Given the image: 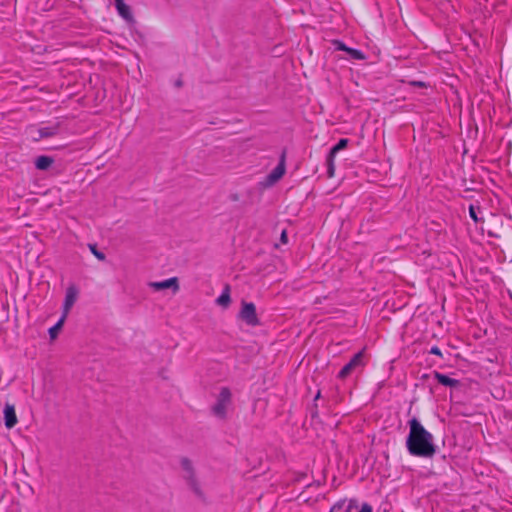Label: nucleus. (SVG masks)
Segmentation results:
<instances>
[{"instance_id": "b1692460", "label": "nucleus", "mask_w": 512, "mask_h": 512, "mask_svg": "<svg viewBox=\"0 0 512 512\" xmlns=\"http://www.w3.org/2000/svg\"><path fill=\"white\" fill-rule=\"evenodd\" d=\"M411 85L417 86V87H425V83L421 81H412L410 82Z\"/></svg>"}, {"instance_id": "5701e85b", "label": "nucleus", "mask_w": 512, "mask_h": 512, "mask_svg": "<svg viewBox=\"0 0 512 512\" xmlns=\"http://www.w3.org/2000/svg\"><path fill=\"white\" fill-rule=\"evenodd\" d=\"M280 240L283 244H286L288 242L287 232L286 230H283L281 233Z\"/></svg>"}, {"instance_id": "f257e3e1", "label": "nucleus", "mask_w": 512, "mask_h": 512, "mask_svg": "<svg viewBox=\"0 0 512 512\" xmlns=\"http://www.w3.org/2000/svg\"><path fill=\"white\" fill-rule=\"evenodd\" d=\"M408 424L406 446L409 453L416 457H432L436 452L433 435L416 418H412Z\"/></svg>"}, {"instance_id": "f3484780", "label": "nucleus", "mask_w": 512, "mask_h": 512, "mask_svg": "<svg viewBox=\"0 0 512 512\" xmlns=\"http://www.w3.org/2000/svg\"><path fill=\"white\" fill-rule=\"evenodd\" d=\"M347 145H348V139H346V138L340 139V140L338 141V143H337L336 145H334V146L330 149L329 154H330V155H332V157H335V155H336L339 151H341V150L345 149V148L347 147Z\"/></svg>"}, {"instance_id": "20e7f679", "label": "nucleus", "mask_w": 512, "mask_h": 512, "mask_svg": "<svg viewBox=\"0 0 512 512\" xmlns=\"http://www.w3.org/2000/svg\"><path fill=\"white\" fill-rule=\"evenodd\" d=\"M364 365L363 352L360 351L339 371L338 378L344 380L358 369L363 368Z\"/></svg>"}, {"instance_id": "4468645a", "label": "nucleus", "mask_w": 512, "mask_h": 512, "mask_svg": "<svg viewBox=\"0 0 512 512\" xmlns=\"http://www.w3.org/2000/svg\"><path fill=\"white\" fill-rule=\"evenodd\" d=\"M53 163V158L46 155L39 156L35 160V166L38 170H47Z\"/></svg>"}, {"instance_id": "9d476101", "label": "nucleus", "mask_w": 512, "mask_h": 512, "mask_svg": "<svg viewBox=\"0 0 512 512\" xmlns=\"http://www.w3.org/2000/svg\"><path fill=\"white\" fill-rule=\"evenodd\" d=\"M59 131V125L53 124L48 126H43L35 130L38 136H33L34 140L38 141L43 138H50L55 136Z\"/></svg>"}, {"instance_id": "9b49d317", "label": "nucleus", "mask_w": 512, "mask_h": 512, "mask_svg": "<svg viewBox=\"0 0 512 512\" xmlns=\"http://www.w3.org/2000/svg\"><path fill=\"white\" fill-rule=\"evenodd\" d=\"M334 46L337 50L346 51L350 55V57L355 60H364L365 59V55L363 54L362 51H360L358 49H354V48H349L341 41H335Z\"/></svg>"}, {"instance_id": "6e6552de", "label": "nucleus", "mask_w": 512, "mask_h": 512, "mask_svg": "<svg viewBox=\"0 0 512 512\" xmlns=\"http://www.w3.org/2000/svg\"><path fill=\"white\" fill-rule=\"evenodd\" d=\"M4 421L7 429H12L18 423L14 404L6 403L4 407Z\"/></svg>"}, {"instance_id": "39448f33", "label": "nucleus", "mask_w": 512, "mask_h": 512, "mask_svg": "<svg viewBox=\"0 0 512 512\" xmlns=\"http://www.w3.org/2000/svg\"><path fill=\"white\" fill-rule=\"evenodd\" d=\"M78 296L79 289L77 288L76 285L70 284L66 289L65 299L62 308V314L64 315V317H68L73 305L77 301Z\"/></svg>"}, {"instance_id": "6ab92c4d", "label": "nucleus", "mask_w": 512, "mask_h": 512, "mask_svg": "<svg viewBox=\"0 0 512 512\" xmlns=\"http://www.w3.org/2000/svg\"><path fill=\"white\" fill-rule=\"evenodd\" d=\"M90 250L91 252L93 253V255L98 259V260H105V255L104 253L100 252L97 250L96 246L95 245H91L90 246Z\"/></svg>"}, {"instance_id": "4be33fe9", "label": "nucleus", "mask_w": 512, "mask_h": 512, "mask_svg": "<svg viewBox=\"0 0 512 512\" xmlns=\"http://www.w3.org/2000/svg\"><path fill=\"white\" fill-rule=\"evenodd\" d=\"M373 509L371 507V505L367 504V503H364L362 506H361V509L359 512H372Z\"/></svg>"}, {"instance_id": "423d86ee", "label": "nucleus", "mask_w": 512, "mask_h": 512, "mask_svg": "<svg viewBox=\"0 0 512 512\" xmlns=\"http://www.w3.org/2000/svg\"><path fill=\"white\" fill-rule=\"evenodd\" d=\"M240 318L250 326H256L259 324V319L256 313V307L253 303L244 302L239 314Z\"/></svg>"}, {"instance_id": "a211bd4d", "label": "nucleus", "mask_w": 512, "mask_h": 512, "mask_svg": "<svg viewBox=\"0 0 512 512\" xmlns=\"http://www.w3.org/2000/svg\"><path fill=\"white\" fill-rule=\"evenodd\" d=\"M334 158L335 157H332V155L328 154V157H327V173H328V177L329 178H332L334 177V172H335V164H334Z\"/></svg>"}, {"instance_id": "f03ea898", "label": "nucleus", "mask_w": 512, "mask_h": 512, "mask_svg": "<svg viewBox=\"0 0 512 512\" xmlns=\"http://www.w3.org/2000/svg\"><path fill=\"white\" fill-rule=\"evenodd\" d=\"M180 464L184 472V479L186 480L189 489L199 500L205 502L206 493L196 476L191 460L184 457L181 459Z\"/></svg>"}, {"instance_id": "dca6fc26", "label": "nucleus", "mask_w": 512, "mask_h": 512, "mask_svg": "<svg viewBox=\"0 0 512 512\" xmlns=\"http://www.w3.org/2000/svg\"><path fill=\"white\" fill-rule=\"evenodd\" d=\"M230 288L226 286L221 295L216 299V303L220 306L227 307L230 304Z\"/></svg>"}, {"instance_id": "aec40b11", "label": "nucleus", "mask_w": 512, "mask_h": 512, "mask_svg": "<svg viewBox=\"0 0 512 512\" xmlns=\"http://www.w3.org/2000/svg\"><path fill=\"white\" fill-rule=\"evenodd\" d=\"M469 215L474 220L475 223L478 222V217H477V214H476V210H475V207L473 205H471L469 207Z\"/></svg>"}, {"instance_id": "7ed1b4c3", "label": "nucleus", "mask_w": 512, "mask_h": 512, "mask_svg": "<svg viewBox=\"0 0 512 512\" xmlns=\"http://www.w3.org/2000/svg\"><path fill=\"white\" fill-rule=\"evenodd\" d=\"M231 402L232 395L230 390L227 387L221 388L216 403L212 407L213 414L220 419H225Z\"/></svg>"}, {"instance_id": "f8f14e48", "label": "nucleus", "mask_w": 512, "mask_h": 512, "mask_svg": "<svg viewBox=\"0 0 512 512\" xmlns=\"http://www.w3.org/2000/svg\"><path fill=\"white\" fill-rule=\"evenodd\" d=\"M118 14L125 20H133L131 10L128 5L125 4L124 0H114Z\"/></svg>"}, {"instance_id": "2eb2a0df", "label": "nucleus", "mask_w": 512, "mask_h": 512, "mask_svg": "<svg viewBox=\"0 0 512 512\" xmlns=\"http://www.w3.org/2000/svg\"><path fill=\"white\" fill-rule=\"evenodd\" d=\"M67 317H64V315L62 314V316L60 317V319L57 321V323L55 325H53L50 329H49V336L51 338V340H54L57 338L60 330L62 329L65 321H66Z\"/></svg>"}, {"instance_id": "ddd939ff", "label": "nucleus", "mask_w": 512, "mask_h": 512, "mask_svg": "<svg viewBox=\"0 0 512 512\" xmlns=\"http://www.w3.org/2000/svg\"><path fill=\"white\" fill-rule=\"evenodd\" d=\"M434 377L439 384L444 385V386L457 387L460 384V382L457 379H453V378L449 377L448 375L441 374L439 372H435Z\"/></svg>"}, {"instance_id": "1a4fd4ad", "label": "nucleus", "mask_w": 512, "mask_h": 512, "mask_svg": "<svg viewBox=\"0 0 512 512\" xmlns=\"http://www.w3.org/2000/svg\"><path fill=\"white\" fill-rule=\"evenodd\" d=\"M150 287L156 291L172 288L174 292H177L179 290V282L177 277H171L163 281L152 282Z\"/></svg>"}, {"instance_id": "0eeeda50", "label": "nucleus", "mask_w": 512, "mask_h": 512, "mask_svg": "<svg viewBox=\"0 0 512 512\" xmlns=\"http://www.w3.org/2000/svg\"><path fill=\"white\" fill-rule=\"evenodd\" d=\"M285 172H286L285 153H282L278 165L267 176V183L269 185L275 184L277 181H279L284 176Z\"/></svg>"}, {"instance_id": "412c9836", "label": "nucleus", "mask_w": 512, "mask_h": 512, "mask_svg": "<svg viewBox=\"0 0 512 512\" xmlns=\"http://www.w3.org/2000/svg\"><path fill=\"white\" fill-rule=\"evenodd\" d=\"M430 353L433 354V355H437V356L442 357V352H441L440 348L437 347V346L431 347Z\"/></svg>"}]
</instances>
